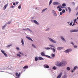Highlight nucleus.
Wrapping results in <instances>:
<instances>
[{
  "label": "nucleus",
  "mask_w": 78,
  "mask_h": 78,
  "mask_svg": "<svg viewBox=\"0 0 78 78\" xmlns=\"http://www.w3.org/2000/svg\"><path fill=\"white\" fill-rule=\"evenodd\" d=\"M48 39H49V40L51 42H52V43H54V44H56V41H55L53 39H51V38H50V37H48Z\"/></svg>",
  "instance_id": "1"
},
{
  "label": "nucleus",
  "mask_w": 78,
  "mask_h": 78,
  "mask_svg": "<svg viewBox=\"0 0 78 78\" xmlns=\"http://www.w3.org/2000/svg\"><path fill=\"white\" fill-rule=\"evenodd\" d=\"M71 51H72V49L69 48L66 50L64 51V52H65L66 53H68L70 52Z\"/></svg>",
  "instance_id": "2"
},
{
  "label": "nucleus",
  "mask_w": 78,
  "mask_h": 78,
  "mask_svg": "<svg viewBox=\"0 0 78 78\" xmlns=\"http://www.w3.org/2000/svg\"><path fill=\"white\" fill-rule=\"evenodd\" d=\"M31 21L32 22H33L35 23V24H36V25H39V23H38V22L36 20H31Z\"/></svg>",
  "instance_id": "3"
},
{
  "label": "nucleus",
  "mask_w": 78,
  "mask_h": 78,
  "mask_svg": "<svg viewBox=\"0 0 78 78\" xmlns=\"http://www.w3.org/2000/svg\"><path fill=\"white\" fill-rule=\"evenodd\" d=\"M53 5H60V3L58 2H54L53 3Z\"/></svg>",
  "instance_id": "4"
},
{
  "label": "nucleus",
  "mask_w": 78,
  "mask_h": 78,
  "mask_svg": "<svg viewBox=\"0 0 78 78\" xmlns=\"http://www.w3.org/2000/svg\"><path fill=\"white\" fill-rule=\"evenodd\" d=\"M62 73L61 72L57 76V78H61V76H62Z\"/></svg>",
  "instance_id": "5"
},
{
  "label": "nucleus",
  "mask_w": 78,
  "mask_h": 78,
  "mask_svg": "<svg viewBox=\"0 0 78 78\" xmlns=\"http://www.w3.org/2000/svg\"><path fill=\"white\" fill-rule=\"evenodd\" d=\"M63 48H64V47H60L57 48V50L60 51L61 50H62V49H63Z\"/></svg>",
  "instance_id": "6"
},
{
  "label": "nucleus",
  "mask_w": 78,
  "mask_h": 78,
  "mask_svg": "<svg viewBox=\"0 0 78 78\" xmlns=\"http://www.w3.org/2000/svg\"><path fill=\"white\" fill-rule=\"evenodd\" d=\"M26 38H27V39H28L29 40H30V41H32V42H34V41L33 40H32V39H31V38L28 36H26Z\"/></svg>",
  "instance_id": "7"
},
{
  "label": "nucleus",
  "mask_w": 78,
  "mask_h": 78,
  "mask_svg": "<svg viewBox=\"0 0 78 78\" xmlns=\"http://www.w3.org/2000/svg\"><path fill=\"white\" fill-rule=\"evenodd\" d=\"M21 42L22 44V45H23V46H24V41H23V38L21 39Z\"/></svg>",
  "instance_id": "8"
},
{
  "label": "nucleus",
  "mask_w": 78,
  "mask_h": 78,
  "mask_svg": "<svg viewBox=\"0 0 78 78\" xmlns=\"http://www.w3.org/2000/svg\"><path fill=\"white\" fill-rule=\"evenodd\" d=\"M60 38L64 41V42H66V39H65L64 38V37L62 36H61L60 37Z\"/></svg>",
  "instance_id": "9"
},
{
  "label": "nucleus",
  "mask_w": 78,
  "mask_h": 78,
  "mask_svg": "<svg viewBox=\"0 0 78 78\" xmlns=\"http://www.w3.org/2000/svg\"><path fill=\"white\" fill-rule=\"evenodd\" d=\"M44 68L48 69V68H49V66L47 64L44 65Z\"/></svg>",
  "instance_id": "10"
},
{
  "label": "nucleus",
  "mask_w": 78,
  "mask_h": 78,
  "mask_svg": "<svg viewBox=\"0 0 78 78\" xmlns=\"http://www.w3.org/2000/svg\"><path fill=\"white\" fill-rule=\"evenodd\" d=\"M62 64L63 66H65L67 64V62L66 61H64L62 62Z\"/></svg>",
  "instance_id": "11"
},
{
  "label": "nucleus",
  "mask_w": 78,
  "mask_h": 78,
  "mask_svg": "<svg viewBox=\"0 0 78 78\" xmlns=\"http://www.w3.org/2000/svg\"><path fill=\"white\" fill-rule=\"evenodd\" d=\"M78 69V67L77 66H75L74 67V68L73 69V70H74V71H75V70L76 69Z\"/></svg>",
  "instance_id": "12"
},
{
  "label": "nucleus",
  "mask_w": 78,
  "mask_h": 78,
  "mask_svg": "<svg viewBox=\"0 0 78 78\" xmlns=\"http://www.w3.org/2000/svg\"><path fill=\"white\" fill-rule=\"evenodd\" d=\"M67 77H68L67 74H65L64 75L62 78H67Z\"/></svg>",
  "instance_id": "13"
},
{
  "label": "nucleus",
  "mask_w": 78,
  "mask_h": 78,
  "mask_svg": "<svg viewBox=\"0 0 78 78\" xmlns=\"http://www.w3.org/2000/svg\"><path fill=\"white\" fill-rule=\"evenodd\" d=\"M41 55L43 56H45L46 55H45L44 52H42L41 53Z\"/></svg>",
  "instance_id": "14"
},
{
  "label": "nucleus",
  "mask_w": 78,
  "mask_h": 78,
  "mask_svg": "<svg viewBox=\"0 0 78 78\" xmlns=\"http://www.w3.org/2000/svg\"><path fill=\"white\" fill-rule=\"evenodd\" d=\"M47 9V8H46L45 9H43L41 12V13H43V12H45V11H46Z\"/></svg>",
  "instance_id": "15"
},
{
  "label": "nucleus",
  "mask_w": 78,
  "mask_h": 78,
  "mask_svg": "<svg viewBox=\"0 0 78 78\" xmlns=\"http://www.w3.org/2000/svg\"><path fill=\"white\" fill-rule=\"evenodd\" d=\"M50 48L51 50H52V51H53V52H54V53L55 52V51H56V50H55V48Z\"/></svg>",
  "instance_id": "16"
},
{
  "label": "nucleus",
  "mask_w": 78,
  "mask_h": 78,
  "mask_svg": "<svg viewBox=\"0 0 78 78\" xmlns=\"http://www.w3.org/2000/svg\"><path fill=\"white\" fill-rule=\"evenodd\" d=\"M8 6V3L7 4L5 5L4 7V10H5L6 9V7Z\"/></svg>",
  "instance_id": "17"
},
{
  "label": "nucleus",
  "mask_w": 78,
  "mask_h": 78,
  "mask_svg": "<svg viewBox=\"0 0 78 78\" xmlns=\"http://www.w3.org/2000/svg\"><path fill=\"white\" fill-rule=\"evenodd\" d=\"M44 59L42 57H38V60H44Z\"/></svg>",
  "instance_id": "18"
},
{
  "label": "nucleus",
  "mask_w": 78,
  "mask_h": 78,
  "mask_svg": "<svg viewBox=\"0 0 78 78\" xmlns=\"http://www.w3.org/2000/svg\"><path fill=\"white\" fill-rule=\"evenodd\" d=\"M32 46L33 47V48H37L36 46V45H35L34 44H32Z\"/></svg>",
  "instance_id": "19"
},
{
  "label": "nucleus",
  "mask_w": 78,
  "mask_h": 78,
  "mask_svg": "<svg viewBox=\"0 0 78 78\" xmlns=\"http://www.w3.org/2000/svg\"><path fill=\"white\" fill-rule=\"evenodd\" d=\"M4 70V68H2V67H0V72H3V71H2V70Z\"/></svg>",
  "instance_id": "20"
},
{
  "label": "nucleus",
  "mask_w": 78,
  "mask_h": 78,
  "mask_svg": "<svg viewBox=\"0 0 78 78\" xmlns=\"http://www.w3.org/2000/svg\"><path fill=\"white\" fill-rule=\"evenodd\" d=\"M28 66H26L23 67L24 69H28Z\"/></svg>",
  "instance_id": "21"
},
{
  "label": "nucleus",
  "mask_w": 78,
  "mask_h": 78,
  "mask_svg": "<svg viewBox=\"0 0 78 78\" xmlns=\"http://www.w3.org/2000/svg\"><path fill=\"white\" fill-rule=\"evenodd\" d=\"M62 65V63L60 62L59 64L57 65V66H58V67H61V66Z\"/></svg>",
  "instance_id": "22"
},
{
  "label": "nucleus",
  "mask_w": 78,
  "mask_h": 78,
  "mask_svg": "<svg viewBox=\"0 0 78 78\" xmlns=\"http://www.w3.org/2000/svg\"><path fill=\"white\" fill-rule=\"evenodd\" d=\"M53 2V0H50L49 2V6H50V5L51 4V3H52V2Z\"/></svg>",
  "instance_id": "23"
},
{
  "label": "nucleus",
  "mask_w": 78,
  "mask_h": 78,
  "mask_svg": "<svg viewBox=\"0 0 78 78\" xmlns=\"http://www.w3.org/2000/svg\"><path fill=\"white\" fill-rule=\"evenodd\" d=\"M68 9L69 10V12H70L71 11V9H70V8L69 7H68Z\"/></svg>",
  "instance_id": "24"
},
{
  "label": "nucleus",
  "mask_w": 78,
  "mask_h": 78,
  "mask_svg": "<svg viewBox=\"0 0 78 78\" xmlns=\"http://www.w3.org/2000/svg\"><path fill=\"white\" fill-rule=\"evenodd\" d=\"M12 45V44H10L9 45H7L6 47L7 48H9V47H11Z\"/></svg>",
  "instance_id": "25"
},
{
  "label": "nucleus",
  "mask_w": 78,
  "mask_h": 78,
  "mask_svg": "<svg viewBox=\"0 0 78 78\" xmlns=\"http://www.w3.org/2000/svg\"><path fill=\"white\" fill-rule=\"evenodd\" d=\"M50 48H49V47H47V48H44V49H45V50H50Z\"/></svg>",
  "instance_id": "26"
},
{
  "label": "nucleus",
  "mask_w": 78,
  "mask_h": 78,
  "mask_svg": "<svg viewBox=\"0 0 78 78\" xmlns=\"http://www.w3.org/2000/svg\"><path fill=\"white\" fill-rule=\"evenodd\" d=\"M45 56L47 58H51V57L49 55H45Z\"/></svg>",
  "instance_id": "27"
},
{
  "label": "nucleus",
  "mask_w": 78,
  "mask_h": 78,
  "mask_svg": "<svg viewBox=\"0 0 78 78\" xmlns=\"http://www.w3.org/2000/svg\"><path fill=\"white\" fill-rule=\"evenodd\" d=\"M51 56L53 58H55V55L53 54H52Z\"/></svg>",
  "instance_id": "28"
},
{
  "label": "nucleus",
  "mask_w": 78,
  "mask_h": 78,
  "mask_svg": "<svg viewBox=\"0 0 78 78\" xmlns=\"http://www.w3.org/2000/svg\"><path fill=\"white\" fill-rule=\"evenodd\" d=\"M62 6L63 7H65V6H66V4L65 3H63L62 4Z\"/></svg>",
  "instance_id": "29"
},
{
  "label": "nucleus",
  "mask_w": 78,
  "mask_h": 78,
  "mask_svg": "<svg viewBox=\"0 0 78 78\" xmlns=\"http://www.w3.org/2000/svg\"><path fill=\"white\" fill-rule=\"evenodd\" d=\"M16 55L17 56H18L19 57H21V55L19 54H16Z\"/></svg>",
  "instance_id": "30"
},
{
  "label": "nucleus",
  "mask_w": 78,
  "mask_h": 78,
  "mask_svg": "<svg viewBox=\"0 0 78 78\" xmlns=\"http://www.w3.org/2000/svg\"><path fill=\"white\" fill-rule=\"evenodd\" d=\"M70 32L71 33H73L75 32V30H71L70 31Z\"/></svg>",
  "instance_id": "31"
},
{
  "label": "nucleus",
  "mask_w": 78,
  "mask_h": 78,
  "mask_svg": "<svg viewBox=\"0 0 78 78\" xmlns=\"http://www.w3.org/2000/svg\"><path fill=\"white\" fill-rule=\"evenodd\" d=\"M3 55L5 56V57H8V55L6 53H4Z\"/></svg>",
  "instance_id": "32"
},
{
  "label": "nucleus",
  "mask_w": 78,
  "mask_h": 78,
  "mask_svg": "<svg viewBox=\"0 0 78 78\" xmlns=\"http://www.w3.org/2000/svg\"><path fill=\"white\" fill-rule=\"evenodd\" d=\"M52 69H54V70H56V66H54L52 68Z\"/></svg>",
  "instance_id": "33"
},
{
  "label": "nucleus",
  "mask_w": 78,
  "mask_h": 78,
  "mask_svg": "<svg viewBox=\"0 0 78 78\" xmlns=\"http://www.w3.org/2000/svg\"><path fill=\"white\" fill-rule=\"evenodd\" d=\"M57 14H56V12H55L54 13V17H56V16H57Z\"/></svg>",
  "instance_id": "34"
},
{
  "label": "nucleus",
  "mask_w": 78,
  "mask_h": 78,
  "mask_svg": "<svg viewBox=\"0 0 78 78\" xmlns=\"http://www.w3.org/2000/svg\"><path fill=\"white\" fill-rule=\"evenodd\" d=\"M66 69L67 70H70V67H67L66 68Z\"/></svg>",
  "instance_id": "35"
},
{
  "label": "nucleus",
  "mask_w": 78,
  "mask_h": 78,
  "mask_svg": "<svg viewBox=\"0 0 78 78\" xmlns=\"http://www.w3.org/2000/svg\"><path fill=\"white\" fill-rule=\"evenodd\" d=\"M73 47H74L75 48H77V47H78V46L74 45H73Z\"/></svg>",
  "instance_id": "36"
},
{
  "label": "nucleus",
  "mask_w": 78,
  "mask_h": 78,
  "mask_svg": "<svg viewBox=\"0 0 78 78\" xmlns=\"http://www.w3.org/2000/svg\"><path fill=\"white\" fill-rule=\"evenodd\" d=\"M35 61H37L38 60V58H37V57H35Z\"/></svg>",
  "instance_id": "37"
},
{
  "label": "nucleus",
  "mask_w": 78,
  "mask_h": 78,
  "mask_svg": "<svg viewBox=\"0 0 78 78\" xmlns=\"http://www.w3.org/2000/svg\"><path fill=\"white\" fill-rule=\"evenodd\" d=\"M18 9H21V5H20L18 7Z\"/></svg>",
  "instance_id": "38"
},
{
  "label": "nucleus",
  "mask_w": 78,
  "mask_h": 78,
  "mask_svg": "<svg viewBox=\"0 0 78 78\" xmlns=\"http://www.w3.org/2000/svg\"><path fill=\"white\" fill-rule=\"evenodd\" d=\"M20 73H19L18 74V78H19L20 77Z\"/></svg>",
  "instance_id": "39"
},
{
  "label": "nucleus",
  "mask_w": 78,
  "mask_h": 78,
  "mask_svg": "<svg viewBox=\"0 0 78 78\" xmlns=\"http://www.w3.org/2000/svg\"><path fill=\"white\" fill-rule=\"evenodd\" d=\"M1 52L3 53V54H4V53H5V52L4 51L1 50Z\"/></svg>",
  "instance_id": "40"
},
{
  "label": "nucleus",
  "mask_w": 78,
  "mask_h": 78,
  "mask_svg": "<svg viewBox=\"0 0 78 78\" xmlns=\"http://www.w3.org/2000/svg\"><path fill=\"white\" fill-rule=\"evenodd\" d=\"M78 29H75L74 30V32H78Z\"/></svg>",
  "instance_id": "41"
},
{
  "label": "nucleus",
  "mask_w": 78,
  "mask_h": 78,
  "mask_svg": "<svg viewBox=\"0 0 78 78\" xmlns=\"http://www.w3.org/2000/svg\"><path fill=\"white\" fill-rule=\"evenodd\" d=\"M16 50H18V51L20 50V49H19V47H16Z\"/></svg>",
  "instance_id": "42"
},
{
  "label": "nucleus",
  "mask_w": 78,
  "mask_h": 78,
  "mask_svg": "<svg viewBox=\"0 0 78 78\" xmlns=\"http://www.w3.org/2000/svg\"><path fill=\"white\" fill-rule=\"evenodd\" d=\"M2 28L3 30H5V26H2Z\"/></svg>",
  "instance_id": "43"
},
{
  "label": "nucleus",
  "mask_w": 78,
  "mask_h": 78,
  "mask_svg": "<svg viewBox=\"0 0 78 78\" xmlns=\"http://www.w3.org/2000/svg\"><path fill=\"white\" fill-rule=\"evenodd\" d=\"M49 47H53V48H54V46H53L51 45H49Z\"/></svg>",
  "instance_id": "44"
},
{
  "label": "nucleus",
  "mask_w": 78,
  "mask_h": 78,
  "mask_svg": "<svg viewBox=\"0 0 78 78\" xmlns=\"http://www.w3.org/2000/svg\"><path fill=\"white\" fill-rule=\"evenodd\" d=\"M66 11L64 9H63L62 11V12L63 13H64V12H65Z\"/></svg>",
  "instance_id": "45"
},
{
  "label": "nucleus",
  "mask_w": 78,
  "mask_h": 78,
  "mask_svg": "<svg viewBox=\"0 0 78 78\" xmlns=\"http://www.w3.org/2000/svg\"><path fill=\"white\" fill-rule=\"evenodd\" d=\"M70 43L71 44H72V45H74V43H73V42H70Z\"/></svg>",
  "instance_id": "46"
},
{
  "label": "nucleus",
  "mask_w": 78,
  "mask_h": 78,
  "mask_svg": "<svg viewBox=\"0 0 78 78\" xmlns=\"http://www.w3.org/2000/svg\"><path fill=\"white\" fill-rule=\"evenodd\" d=\"M7 23H6L3 26H4L5 27H6V26H7Z\"/></svg>",
  "instance_id": "47"
},
{
  "label": "nucleus",
  "mask_w": 78,
  "mask_h": 78,
  "mask_svg": "<svg viewBox=\"0 0 78 78\" xmlns=\"http://www.w3.org/2000/svg\"><path fill=\"white\" fill-rule=\"evenodd\" d=\"M59 6H60V8H64L63 7H62V5H59Z\"/></svg>",
  "instance_id": "48"
},
{
  "label": "nucleus",
  "mask_w": 78,
  "mask_h": 78,
  "mask_svg": "<svg viewBox=\"0 0 78 78\" xmlns=\"http://www.w3.org/2000/svg\"><path fill=\"white\" fill-rule=\"evenodd\" d=\"M15 75L16 76H18V73H15Z\"/></svg>",
  "instance_id": "49"
},
{
  "label": "nucleus",
  "mask_w": 78,
  "mask_h": 78,
  "mask_svg": "<svg viewBox=\"0 0 78 78\" xmlns=\"http://www.w3.org/2000/svg\"><path fill=\"white\" fill-rule=\"evenodd\" d=\"M52 12H53V13H54V14L55 13V12H55V11L54 10H52Z\"/></svg>",
  "instance_id": "50"
},
{
  "label": "nucleus",
  "mask_w": 78,
  "mask_h": 78,
  "mask_svg": "<svg viewBox=\"0 0 78 78\" xmlns=\"http://www.w3.org/2000/svg\"><path fill=\"white\" fill-rule=\"evenodd\" d=\"M11 23V22L10 21H9V22H8L7 23V24L8 25V24H10V23Z\"/></svg>",
  "instance_id": "51"
},
{
  "label": "nucleus",
  "mask_w": 78,
  "mask_h": 78,
  "mask_svg": "<svg viewBox=\"0 0 78 78\" xmlns=\"http://www.w3.org/2000/svg\"><path fill=\"white\" fill-rule=\"evenodd\" d=\"M58 10H59V11H62V9H61V8H59Z\"/></svg>",
  "instance_id": "52"
},
{
  "label": "nucleus",
  "mask_w": 78,
  "mask_h": 78,
  "mask_svg": "<svg viewBox=\"0 0 78 78\" xmlns=\"http://www.w3.org/2000/svg\"><path fill=\"white\" fill-rule=\"evenodd\" d=\"M50 30V28H48V29H47L46 30V31H48L49 30Z\"/></svg>",
  "instance_id": "53"
},
{
  "label": "nucleus",
  "mask_w": 78,
  "mask_h": 78,
  "mask_svg": "<svg viewBox=\"0 0 78 78\" xmlns=\"http://www.w3.org/2000/svg\"><path fill=\"white\" fill-rule=\"evenodd\" d=\"M76 19H75L74 21V23H75V22H76Z\"/></svg>",
  "instance_id": "54"
},
{
  "label": "nucleus",
  "mask_w": 78,
  "mask_h": 78,
  "mask_svg": "<svg viewBox=\"0 0 78 78\" xmlns=\"http://www.w3.org/2000/svg\"><path fill=\"white\" fill-rule=\"evenodd\" d=\"M75 25V23H74V22H73V24L72 26H74Z\"/></svg>",
  "instance_id": "55"
},
{
  "label": "nucleus",
  "mask_w": 78,
  "mask_h": 78,
  "mask_svg": "<svg viewBox=\"0 0 78 78\" xmlns=\"http://www.w3.org/2000/svg\"><path fill=\"white\" fill-rule=\"evenodd\" d=\"M69 25H70V26H71V25H72V23H69Z\"/></svg>",
  "instance_id": "56"
},
{
  "label": "nucleus",
  "mask_w": 78,
  "mask_h": 78,
  "mask_svg": "<svg viewBox=\"0 0 78 78\" xmlns=\"http://www.w3.org/2000/svg\"><path fill=\"white\" fill-rule=\"evenodd\" d=\"M8 70H12V68H10V69H7Z\"/></svg>",
  "instance_id": "57"
},
{
  "label": "nucleus",
  "mask_w": 78,
  "mask_h": 78,
  "mask_svg": "<svg viewBox=\"0 0 78 78\" xmlns=\"http://www.w3.org/2000/svg\"><path fill=\"white\" fill-rule=\"evenodd\" d=\"M72 4H73V5H75V2H72Z\"/></svg>",
  "instance_id": "58"
},
{
  "label": "nucleus",
  "mask_w": 78,
  "mask_h": 78,
  "mask_svg": "<svg viewBox=\"0 0 78 78\" xmlns=\"http://www.w3.org/2000/svg\"><path fill=\"white\" fill-rule=\"evenodd\" d=\"M13 5H14V6H15V5H16V3H15V2H13Z\"/></svg>",
  "instance_id": "59"
},
{
  "label": "nucleus",
  "mask_w": 78,
  "mask_h": 78,
  "mask_svg": "<svg viewBox=\"0 0 78 78\" xmlns=\"http://www.w3.org/2000/svg\"><path fill=\"white\" fill-rule=\"evenodd\" d=\"M23 30H25V31H27V29H23Z\"/></svg>",
  "instance_id": "60"
},
{
  "label": "nucleus",
  "mask_w": 78,
  "mask_h": 78,
  "mask_svg": "<svg viewBox=\"0 0 78 78\" xmlns=\"http://www.w3.org/2000/svg\"><path fill=\"white\" fill-rule=\"evenodd\" d=\"M61 8V7H60V6H57V8Z\"/></svg>",
  "instance_id": "61"
},
{
  "label": "nucleus",
  "mask_w": 78,
  "mask_h": 78,
  "mask_svg": "<svg viewBox=\"0 0 78 78\" xmlns=\"http://www.w3.org/2000/svg\"><path fill=\"white\" fill-rule=\"evenodd\" d=\"M78 9V7H77L76 8V10H77Z\"/></svg>",
  "instance_id": "62"
},
{
  "label": "nucleus",
  "mask_w": 78,
  "mask_h": 78,
  "mask_svg": "<svg viewBox=\"0 0 78 78\" xmlns=\"http://www.w3.org/2000/svg\"><path fill=\"white\" fill-rule=\"evenodd\" d=\"M60 15H62V12H60Z\"/></svg>",
  "instance_id": "63"
},
{
  "label": "nucleus",
  "mask_w": 78,
  "mask_h": 78,
  "mask_svg": "<svg viewBox=\"0 0 78 78\" xmlns=\"http://www.w3.org/2000/svg\"><path fill=\"white\" fill-rule=\"evenodd\" d=\"M19 3L18 2H16V5H18Z\"/></svg>",
  "instance_id": "64"
}]
</instances>
